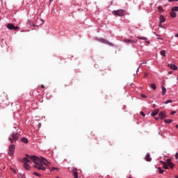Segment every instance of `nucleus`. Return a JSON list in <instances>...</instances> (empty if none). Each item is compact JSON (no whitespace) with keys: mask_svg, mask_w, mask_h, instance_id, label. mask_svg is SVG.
<instances>
[{"mask_svg":"<svg viewBox=\"0 0 178 178\" xmlns=\"http://www.w3.org/2000/svg\"><path fill=\"white\" fill-rule=\"evenodd\" d=\"M124 42H127V44H137V40H131L130 39H124Z\"/></svg>","mask_w":178,"mask_h":178,"instance_id":"8","label":"nucleus"},{"mask_svg":"<svg viewBox=\"0 0 178 178\" xmlns=\"http://www.w3.org/2000/svg\"><path fill=\"white\" fill-rule=\"evenodd\" d=\"M74 178H79V172H77V168H74L72 170Z\"/></svg>","mask_w":178,"mask_h":178,"instance_id":"9","label":"nucleus"},{"mask_svg":"<svg viewBox=\"0 0 178 178\" xmlns=\"http://www.w3.org/2000/svg\"><path fill=\"white\" fill-rule=\"evenodd\" d=\"M136 38H138V40H144L145 41H147V40H148V38L145 37H136Z\"/></svg>","mask_w":178,"mask_h":178,"instance_id":"23","label":"nucleus"},{"mask_svg":"<svg viewBox=\"0 0 178 178\" xmlns=\"http://www.w3.org/2000/svg\"><path fill=\"white\" fill-rule=\"evenodd\" d=\"M112 14L114 16H120V17H122V16H124V15H126V10L122 9L113 10L112 11Z\"/></svg>","mask_w":178,"mask_h":178,"instance_id":"4","label":"nucleus"},{"mask_svg":"<svg viewBox=\"0 0 178 178\" xmlns=\"http://www.w3.org/2000/svg\"><path fill=\"white\" fill-rule=\"evenodd\" d=\"M159 12H163V7H162V6H159L158 8H157Z\"/></svg>","mask_w":178,"mask_h":178,"instance_id":"24","label":"nucleus"},{"mask_svg":"<svg viewBox=\"0 0 178 178\" xmlns=\"http://www.w3.org/2000/svg\"><path fill=\"white\" fill-rule=\"evenodd\" d=\"M163 166L164 169H169V165H168V163H166L165 162H163Z\"/></svg>","mask_w":178,"mask_h":178,"instance_id":"20","label":"nucleus"},{"mask_svg":"<svg viewBox=\"0 0 178 178\" xmlns=\"http://www.w3.org/2000/svg\"><path fill=\"white\" fill-rule=\"evenodd\" d=\"M23 163L25 169L26 170H30V165H31V161H30V159H29L27 157H24Z\"/></svg>","mask_w":178,"mask_h":178,"instance_id":"3","label":"nucleus"},{"mask_svg":"<svg viewBox=\"0 0 178 178\" xmlns=\"http://www.w3.org/2000/svg\"><path fill=\"white\" fill-rule=\"evenodd\" d=\"M145 159L147 162H151V161H152V159H151V156L149 155V154H147L146 156H145Z\"/></svg>","mask_w":178,"mask_h":178,"instance_id":"15","label":"nucleus"},{"mask_svg":"<svg viewBox=\"0 0 178 178\" xmlns=\"http://www.w3.org/2000/svg\"><path fill=\"white\" fill-rule=\"evenodd\" d=\"M146 44H150L149 41H145Z\"/></svg>","mask_w":178,"mask_h":178,"instance_id":"39","label":"nucleus"},{"mask_svg":"<svg viewBox=\"0 0 178 178\" xmlns=\"http://www.w3.org/2000/svg\"><path fill=\"white\" fill-rule=\"evenodd\" d=\"M175 37H178V33L175 35Z\"/></svg>","mask_w":178,"mask_h":178,"instance_id":"40","label":"nucleus"},{"mask_svg":"<svg viewBox=\"0 0 178 178\" xmlns=\"http://www.w3.org/2000/svg\"><path fill=\"white\" fill-rule=\"evenodd\" d=\"M170 159L167 160L168 162V166H170V168H171V169H173L175 164H173L172 163H171Z\"/></svg>","mask_w":178,"mask_h":178,"instance_id":"12","label":"nucleus"},{"mask_svg":"<svg viewBox=\"0 0 178 178\" xmlns=\"http://www.w3.org/2000/svg\"><path fill=\"white\" fill-rule=\"evenodd\" d=\"M177 178H178V177H177Z\"/></svg>","mask_w":178,"mask_h":178,"instance_id":"47","label":"nucleus"},{"mask_svg":"<svg viewBox=\"0 0 178 178\" xmlns=\"http://www.w3.org/2000/svg\"><path fill=\"white\" fill-rule=\"evenodd\" d=\"M172 12H178V6H176V7H173L172 9H171Z\"/></svg>","mask_w":178,"mask_h":178,"instance_id":"25","label":"nucleus"},{"mask_svg":"<svg viewBox=\"0 0 178 178\" xmlns=\"http://www.w3.org/2000/svg\"><path fill=\"white\" fill-rule=\"evenodd\" d=\"M178 0H168V2H177Z\"/></svg>","mask_w":178,"mask_h":178,"instance_id":"32","label":"nucleus"},{"mask_svg":"<svg viewBox=\"0 0 178 178\" xmlns=\"http://www.w3.org/2000/svg\"><path fill=\"white\" fill-rule=\"evenodd\" d=\"M159 173L163 174V170H161V168H159Z\"/></svg>","mask_w":178,"mask_h":178,"instance_id":"30","label":"nucleus"},{"mask_svg":"<svg viewBox=\"0 0 178 178\" xmlns=\"http://www.w3.org/2000/svg\"><path fill=\"white\" fill-rule=\"evenodd\" d=\"M52 1H54V0H49V2H52Z\"/></svg>","mask_w":178,"mask_h":178,"instance_id":"44","label":"nucleus"},{"mask_svg":"<svg viewBox=\"0 0 178 178\" xmlns=\"http://www.w3.org/2000/svg\"><path fill=\"white\" fill-rule=\"evenodd\" d=\"M95 134H92V132H90L89 134H88V138H90V140H92V138H94L95 137Z\"/></svg>","mask_w":178,"mask_h":178,"instance_id":"14","label":"nucleus"},{"mask_svg":"<svg viewBox=\"0 0 178 178\" xmlns=\"http://www.w3.org/2000/svg\"><path fill=\"white\" fill-rule=\"evenodd\" d=\"M149 87H151V88L153 90H156V85L155 83H150Z\"/></svg>","mask_w":178,"mask_h":178,"instance_id":"18","label":"nucleus"},{"mask_svg":"<svg viewBox=\"0 0 178 178\" xmlns=\"http://www.w3.org/2000/svg\"><path fill=\"white\" fill-rule=\"evenodd\" d=\"M158 113H159V109H156L154 110L152 113V116H156V115H158Z\"/></svg>","mask_w":178,"mask_h":178,"instance_id":"13","label":"nucleus"},{"mask_svg":"<svg viewBox=\"0 0 178 178\" xmlns=\"http://www.w3.org/2000/svg\"><path fill=\"white\" fill-rule=\"evenodd\" d=\"M166 116V112L165 111H161L159 114V117L160 118L161 120H163L164 119H165Z\"/></svg>","mask_w":178,"mask_h":178,"instance_id":"7","label":"nucleus"},{"mask_svg":"<svg viewBox=\"0 0 178 178\" xmlns=\"http://www.w3.org/2000/svg\"><path fill=\"white\" fill-rule=\"evenodd\" d=\"M33 175H34L35 176H37L38 177H41V174L38 173V172H33Z\"/></svg>","mask_w":178,"mask_h":178,"instance_id":"27","label":"nucleus"},{"mask_svg":"<svg viewBox=\"0 0 178 178\" xmlns=\"http://www.w3.org/2000/svg\"><path fill=\"white\" fill-rule=\"evenodd\" d=\"M147 74H145V77H147Z\"/></svg>","mask_w":178,"mask_h":178,"instance_id":"43","label":"nucleus"},{"mask_svg":"<svg viewBox=\"0 0 178 178\" xmlns=\"http://www.w3.org/2000/svg\"><path fill=\"white\" fill-rule=\"evenodd\" d=\"M176 16H177V14L176 13H175V11H172L170 13V17H176Z\"/></svg>","mask_w":178,"mask_h":178,"instance_id":"21","label":"nucleus"},{"mask_svg":"<svg viewBox=\"0 0 178 178\" xmlns=\"http://www.w3.org/2000/svg\"><path fill=\"white\" fill-rule=\"evenodd\" d=\"M176 113V111H172L171 115H175Z\"/></svg>","mask_w":178,"mask_h":178,"instance_id":"35","label":"nucleus"},{"mask_svg":"<svg viewBox=\"0 0 178 178\" xmlns=\"http://www.w3.org/2000/svg\"><path fill=\"white\" fill-rule=\"evenodd\" d=\"M159 27H162V23H159Z\"/></svg>","mask_w":178,"mask_h":178,"instance_id":"38","label":"nucleus"},{"mask_svg":"<svg viewBox=\"0 0 178 178\" xmlns=\"http://www.w3.org/2000/svg\"><path fill=\"white\" fill-rule=\"evenodd\" d=\"M7 29H8V30H19V26H15L13 24H8Z\"/></svg>","mask_w":178,"mask_h":178,"instance_id":"6","label":"nucleus"},{"mask_svg":"<svg viewBox=\"0 0 178 178\" xmlns=\"http://www.w3.org/2000/svg\"><path fill=\"white\" fill-rule=\"evenodd\" d=\"M160 54L161 55V56H165V55H166V53L165 50H163L160 52Z\"/></svg>","mask_w":178,"mask_h":178,"instance_id":"26","label":"nucleus"},{"mask_svg":"<svg viewBox=\"0 0 178 178\" xmlns=\"http://www.w3.org/2000/svg\"><path fill=\"white\" fill-rule=\"evenodd\" d=\"M40 87L41 88H45V86H44V85H41Z\"/></svg>","mask_w":178,"mask_h":178,"instance_id":"36","label":"nucleus"},{"mask_svg":"<svg viewBox=\"0 0 178 178\" xmlns=\"http://www.w3.org/2000/svg\"><path fill=\"white\" fill-rule=\"evenodd\" d=\"M159 20H160L161 23H165V22H166V19L165 18V16H163V15H160Z\"/></svg>","mask_w":178,"mask_h":178,"instance_id":"11","label":"nucleus"},{"mask_svg":"<svg viewBox=\"0 0 178 178\" xmlns=\"http://www.w3.org/2000/svg\"><path fill=\"white\" fill-rule=\"evenodd\" d=\"M168 66L172 70H177V66L175 65V64H168Z\"/></svg>","mask_w":178,"mask_h":178,"instance_id":"10","label":"nucleus"},{"mask_svg":"<svg viewBox=\"0 0 178 178\" xmlns=\"http://www.w3.org/2000/svg\"><path fill=\"white\" fill-rule=\"evenodd\" d=\"M16 148V146H15V145H11L9 146L8 147V155H10V156H13V155H15V149Z\"/></svg>","mask_w":178,"mask_h":178,"instance_id":"5","label":"nucleus"},{"mask_svg":"<svg viewBox=\"0 0 178 178\" xmlns=\"http://www.w3.org/2000/svg\"><path fill=\"white\" fill-rule=\"evenodd\" d=\"M175 158H176V159H178V153H176Z\"/></svg>","mask_w":178,"mask_h":178,"instance_id":"34","label":"nucleus"},{"mask_svg":"<svg viewBox=\"0 0 178 178\" xmlns=\"http://www.w3.org/2000/svg\"><path fill=\"white\" fill-rule=\"evenodd\" d=\"M172 102H173L171 99H170V100H168V101L165 102L164 104H172Z\"/></svg>","mask_w":178,"mask_h":178,"instance_id":"29","label":"nucleus"},{"mask_svg":"<svg viewBox=\"0 0 178 178\" xmlns=\"http://www.w3.org/2000/svg\"><path fill=\"white\" fill-rule=\"evenodd\" d=\"M164 122H165V123L169 124L171 122H173V120H165Z\"/></svg>","mask_w":178,"mask_h":178,"instance_id":"28","label":"nucleus"},{"mask_svg":"<svg viewBox=\"0 0 178 178\" xmlns=\"http://www.w3.org/2000/svg\"><path fill=\"white\" fill-rule=\"evenodd\" d=\"M161 88H162V95H165V94H166V88L164 86H162Z\"/></svg>","mask_w":178,"mask_h":178,"instance_id":"22","label":"nucleus"},{"mask_svg":"<svg viewBox=\"0 0 178 178\" xmlns=\"http://www.w3.org/2000/svg\"><path fill=\"white\" fill-rule=\"evenodd\" d=\"M29 159H31V161L34 162L35 168L36 169H38L39 170H45V169H47L45 166H48V163H49L48 161H47V159L42 157L40 159L37 156H30Z\"/></svg>","mask_w":178,"mask_h":178,"instance_id":"1","label":"nucleus"},{"mask_svg":"<svg viewBox=\"0 0 178 178\" xmlns=\"http://www.w3.org/2000/svg\"><path fill=\"white\" fill-rule=\"evenodd\" d=\"M100 42H103V44H111V43H109V42H108V40H105V39H100Z\"/></svg>","mask_w":178,"mask_h":178,"instance_id":"17","label":"nucleus"},{"mask_svg":"<svg viewBox=\"0 0 178 178\" xmlns=\"http://www.w3.org/2000/svg\"><path fill=\"white\" fill-rule=\"evenodd\" d=\"M159 119H160V118H159V117H158V118H155V120H159Z\"/></svg>","mask_w":178,"mask_h":178,"instance_id":"37","label":"nucleus"},{"mask_svg":"<svg viewBox=\"0 0 178 178\" xmlns=\"http://www.w3.org/2000/svg\"><path fill=\"white\" fill-rule=\"evenodd\" d=\"M14 173H16V171H14Z\"/></svg>","mask_w":178,"mask_h":178,"instance_id":"45","label":"nucleus"},{"mask_svg":"<svg viewBox=\"0 0 178 178\" xmlns=\"http://www.w3.org/2000/svg\"><path fill=\"white\" fill-rule=\"evenodd\" d=\"M140 115L143 116V118H145V113H144V112L140 111Z\"/></svg>","mask_w":178,"mask_h":178,"instance_id":"31","label":"nucleus"},{"mask_svg":"<svg viewBox=\"0 0 178 178\" xmlns=\"http://www.w3.org/2000/svg\"><path fill=\"white\" fill-rule=\"evenodd\" d=\"M154 108H155V105H154Z\"/></svg>","mask_w":178,"mask_h":178,"instance_id":"46","label":"nucleus"},{"mask_svg":"<svg viewBox=\"0 0 178 178\" xmlns=\"http://www.w3.org/2000/svg\"><path fill=\"white\" fill-rule=\"evenodd\" d=\"M22 143H24V144H27L29 143V139L27 138H21Z\"/></svg>","mask_w":178,"mask_h":178,"instance_id":"16","label":"nucleus"},{"mask_svg":"<svg viewBox=\"0 0 178 178\" xmlns=\"http://www.w3.org/2000/svg\"><path fill=\"white\" fill-rule=\"evenodd\" d=\"M49 170H50L51 173H52V172H55V170H59V168H58L56 167H53L52 168H49Z\"/></svg>","mask_w":178,"mask_h":178,"instance_id":"19","label":"nucleus"},{"mask_svg":"<svg viewBox=\"0 0 178 178\" xmlns=\"http://www.w3.org/2000/svg\"><path fill=\"white\" fill-rule=\"evenodd\" d=\"M19 137H20V134H19V133L13 132L8 138V140H10V143H11V144H13V143H16V141L19 140Z\"/></svg>","mask_w":178,"mask_h":178,"instance_id":"2","label":"nucleus"},{"mask_svg":"<svg viewBox=\"0 0 178 178\" xmlns=\"http://www.w3.org/2000/svg\"><path fill=\"white\" fill-rule=\"evenodd\" d=\"M142 98H147V96L145 95H141Z\"/></svg>","mask_w":178,"mask_h":178,"instance_id":"33","label":"nucleus"},{"mask_svg":"<svg viewBox=\"0 0 178 178\" xmlns=\"http://www.w3.org/2000/svg\"><path fill=\"white\" fill-rule=\"evenodd\" d=\"M175 127H176V129H178V124H177V125L175 126Z\"/></svg>","mask_w":178,"mask_h":178,"instance_id":"41","label":"nucleus"},{"mask_svg":"<svg viewBox=\"0 0 178 178\" xmlns=\"http://www.w3.org/2000/svg\"><path fill=\"white\" fill-rule=\"evenodd\" d=\"M39 127H41V123H39Z\"/></svg>","mask_w":178,"mask_h":178,"instance_id":"42","label":"nucleus"}]
</instances>
